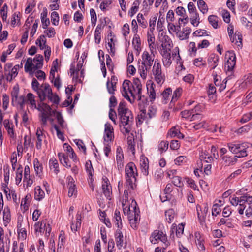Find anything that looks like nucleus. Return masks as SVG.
<instances>
[{
	"instance_id": "6e6d98bb",
	"label": "nucleus",
	"mask_w": 252,
	"mask_h": 252,
	"mask_svg": "<svg viewBox=\"0 0 252 252\" xmlns=\"http://www.w3.org/2000/svg\"><path fill=\"white\" fill-rule=\"evenodd\" d=\"M47 98L51 102L55 104H58L59 103L60 99L59 96L56 94H53L52 91Z\"/></svg>"
},
{
	"instance_id": "3c124183",
	"label": "nucleus",
	"mask_w": 252,
	"mask_h": 252,
	"mask_svg": "<svg viewBox=\"0 0 252 252\" xmlns=\"http://www.w3.org/2000/svg\"><path fill=\"white\" fill-rule=\"evenodd\" d=\"M184 228V225H183L182 223H181V224L178 225V226L177 227H176V228H175V227L172 228V233H173L174 231H175L176 236L178 237H180L183 233Z\"/></svg>"
},
{
	"instance_id": "473e14b6",
	"label": "nucleus",
	"mask_w": 252,
	"mask_h": 252,
	"mask_svg": "<svg viewBox=\"0 0 252 252\" xmlns=\"http://www.w3.org/2000/svg\"><path fill=\"white\" fill-rule=\"evenodd\" d=\"M189 20L193 26L195 27L198 26V25L200 23V18L199 14L197 12H196L195 13L190 14Z\"/></svg>"
},
{
	"instance_id": "2f4dec72",
	"label": "nucleus",
	"mask_w": 252,
	"mask_h": 252,
	"mask_svg": "<svg viewBox=\"0 0 252 252\" xmlns=\"http://www.w3.org/2000/svg\"><path fill=\"white\" fill-rule=\"evenodd\" d=\"M114 222L117 226L118 229H121L122 227V219L120 215V212L118 210H115L114 216Z\"/></svg>"
},
{
	"instance_id": "0e129e2a",
	"label": "nucleus",
	"mask_w": 252,
	"mask_h": 252,
	"mask_svg": "<svg viewBox=\"0 0 252 252\" xmlns=\"http://www.w3.org/2000/svg\"><path fill=\"white\" fill-rule=\"evenodd\" d=\"M51 19L52 24L54 25H58L59 24V16L57 12H53L51 15Z\"/></svg>"
},
{
	"instance_id": "5701e85b",
	"label": "nucleus",
	"mask_w": 252,
	"mask_h": 252,
	"mask_svg": "<svg viewBox=\"0 0 252 252\" xmlns=\"http://www.w3.org/2000/svg\"><path fill=\"white\" fill-rule=\"evenodd\" d=\"M83 242L84 251L90 252L92 248L91 239H90V233L87 234V236L82 238Z\"/></svg>"
},
{
	"instance_id": "e2e57ef3",
	"label": "nucleus",
	"mask_w": 252,
	"mask_h": 252,
	"mask_svg": "<svg viewBox=\"0 0 252 252\" xmlns=\"http://www.w3.org/2000/svg\"><path fill=\"white\" fill-rule=\"evenodd\" d=\"M225 224L228 227H231L232 224L229 219L221 218L220 222L218 223V226Z\"/></svg>"
},
{
	"instance_id": "bb28decb",
	"label": "nucleus",
	"mask_w": 252,
	"mask_h": 252,
	"mask_svg": "<svg viewBox=\"0 0 252 252\" xmlns=\"http://www.w3.org/2000/svg\"><path fill=\"white\" fill-rule=\"evenodd\" d=\"M115 76H112L111 78V82L109 80L107 82V88L108 92L111 94H114V92L116 90V83L115 81Z\"/></svg>"
},
{
	"instance_id": "338daca9",
	"label": "nucleus",
	"mask_w": 252,
	"mask_h": 252,
	"mask_svg": "<svg viewBox=\"0 0 252 252\" xmlns=\"http://www.w3.org/2000/svg\"><path fill=\"white\" fill-rule=\"evenodd\" d=\"M239 143H229L227 144L229 150L233 154L237 153Z\"/></svg>"
},
{
	"instance_id": "f257e3e1",
	"label": "nucleus",
	"mask_w": 252,
	"mask_h": 252,
	"mask_svg": "<svg viewBox=\"0 0 252 252\" xmlns=\"http://www.w3.org/2000/svg\"><path fill=\"white\" fill-rule=\"evenodd\" d=\"M138 176L137 168L133 162H129L125 167V179L128 189L134 190Z\"/></svg>"
},
{
	"instance_id": "c85d7f7f",
	"label": "nucleus",
	"mask_w": 252,
	"mask_h": 252,
	"mask_svg": "<svg viewBox=\"0 0 252 252\" xmlns=\"http://www.w3.org/2000/svg\"><path fill=\"white\" fill-rule=\"evenodd\" d=\"M61 163L65 167L70 168L71 165L68 163L69 159L64 153H59L58 154Z\"/></svg>"
},
{
	"instance_id": "58836bf2",
	"label": "nucleus",
	"mask_w": 252,
	"mask_h": 252,
	"mask_svg": "<svg viewBox=\"0 0 252 252\" xmlns=\"http://www.w3.org/2000/svg\"><path fill=\"white\" fill-rule=\"evenodd\" d=\"M197 6L200 11L203 14H205L208 12V6L203 0H198L197 1Z\"/></svg>"
},
{
	"instance_id": "ddd939ff",
	"label": "nucleus",
	"mask_w": 252,
	"mask_h": 252,
	"mask_svg": "<svg viewBox=\"0 0 252 252\" xmlns=\"http://www.w3.org/2000/svg\"><path fill=\"white\" fill-rule=\"evenodd\" d=\"M67 187L68 188V197H71L73 196L76 197L77 194V190L74 179L71 176H68L67 177Z\"/></svg>"
},
{
	"instance_id": "680f3d73",
	"label": "nucleus",
	"mask_w": 252,
	"mask_h": 252,
	"mask_svg": "<svg viewBox=\"0 0 252 252\" xmlns=\"http://www.w3.org/2000/svg\"><path fill=\"white\" fill-rule=\"evenodd\" d=\"M168 142L167 141H161L158 145V149L161 152L166 151L168 148Z\"/></svg>"
},
{
	"instance_id": "13d9d810",
	"label": "nucleus",
	"mask_w": 252,
	"mask_h": 252,
	"mask_svg": "<svg viewBox=\"0 0 252 252\" xmlns=\"http://www.w3.org/2000/svg\"><path fill=\"white\" fill-rule=\"evenodd\" d=\"M189 51L190 53L191 56H194L196 55L197 49L196 47L195 43L194 42H191L189 45Z\"/></svg>"
},
{
	"instance_id": "2eb2a0df",
	"label": "nucleus",
	"mask_w": 252,
	"mask_h": 252,
	"mask_svg": "<svg viewBox=\"0 0 252 252\" xmlns=\"http://www.w3.org/2000/svg\"><path fill=\"white\" fill-rule=\"evenodd\" d=\"M157 112V110L153 106H150L148 108V112L146 114V111L145 109H143L141 111V114L138 115L139 118V122H142V121L141 120L143 119L144 120L145 118L148 116L149 119H151L156 115Z\"/></svg>"
},
{
	"instance_id": "c756f323",
	"label": "nucleus",
	"mask_w": 252,
	"mask_h": 252,
	"mask_svg": "<svg viewBox=\"0 0 252 252\" xmlns=\"http://www.w3.org/2000/svg\"><path fill=\"white\" fill-rule=\"evenodd\" d=\"M117 246L120 249L123 246V235L120 229H118L115 233Z\"/></svg>"
},
{
	"instance_id": "0eeeda50",
	"label": "nucleus",
	"mask_w": 252,
	"mask_h": 252,
	"mask_svg": "<svg viewBox=\"0 0 252 252\" xmlns=\"http://www.w3.org/2000/svg\"><path fill=\"white\" fill-rule=\"evenodd\" d=\"M152 74L156 82L161 85L165 79V75L162 73L161 65L160 63L156 60L152 68Z\"/></svg>"
},
{
	"instance_id": "774afa93",
	"label": "nucleus",
	"mask_w": 252,
	"mask_h": 252,
	"mask_svg": "<svg viewBox=\"0 0 252 252\" xmlns=\"http://www.w3.org/2000/svg\"><path fill=\"white\" fill-rule=\"evenodd\" d=\"M185 179L186 180L187 183L189 184V185L191 189L195 190H198L197 186L196 185L193 179L189 178H186Z\"/></svg>"
},
{
	"instance_id": "20e7f679",
	"label": "nucleus",
	"mask_w": 252,
	"mask_h": 252,
	"mask_svg": "<svg viewBox=\"0 0 252 252\" xmlns=\"http://www.w3.org/2000/svg\"><path fill=\"white\" fill-rule=\"evenodd\" d=\"M43 57L42 55H36L32 60L31 58H28L25 64V71H31L33 69H40L43 66Z\"/></svg>"
},
{
	"instance_id": "4be33fe9",
	"label": "nucleus",
	"mask_w": 252,
	"mask_h": 252,
	"mask_svg": "<svg viewBox=\"0 0 252 252\" xmlns=\"http://www.w3.org/2000/svg\"><path fill=\"white\" fill-rule=\"evenodd\" d=\"M219 57L216 54H211L208 58V63L211 69H215L218 65Z\"/></svg>"
},
{
	"instance_id": "4c0bfd02",
	"label": "nucleus",
	"mask_w": 252,
	"mask_h": 252,
	"mask_svg": "<svg viewBox=\"0 0 252 252\" xmlns=\"http://www.w3.org/2000/svg\"><path fill=\"white\" fill-rule=\"evenodd\" d=\"M209 23L212 27L217 29L218 27L219 18L214 15H210L208 18Z\"/></svg>"
},
{
	"instance_id": "bf43d9fd",
	"label": "nucleus",
	"mask_w": 252,
	"mask_h": 252,
	"mask_svg": "<svg viewBox=\"0 0 252 252\" xmlns=\"http://www.w3.org/2000/svg\"><path fill=\"white\" fill-rule=\"evenodd\" d=\"M182 89L181 88H177L173 93L171 102L176 101L177 99L180 96Z\"/></svg>"
},
{
	"instance_id": "39448f33",
	"label": "nucleus",
	"mask_w": 252,
	"mask_h": 252,
	"mask_svg": "<svg viewBox=\"0 0 252 252\" xmlns=\"http://www.w3.org/2000/svg\"><path fill=\"white\" fill-rule=\"evenodd\" d=\"M230 201L231 205L234 206H237L239 205V207L237 209L240 215H243L244 213V210L245 207L244 203L246 202H252V196L248 195H243L240 197H235L231 199L230 198Z\"/></svg>"
},
{
	"instance_id": "a19ab883",
	"label": "nucleus",
	"mask_w": 252,
	"mask_h": 252,
	"mask_svg": "<svg viewBox=\"0 0 252 252\" xmlns=\"http://www.w3.org/2000/svg\"><path fill=\"white\" fill-rule=\"evenodd\" d=\"M129 111L130 110L126 107V103L125 102L121 101L119 103L118 108V114L119 116Z\"/></svg>"
},
{
	"instance_id": "ea45409f",
	"label": "nucleus",
	"mask_w": 252,
	"mask_h": 252,
	"mask_svg": "<svg viewBox=\"0 0 252 252\" xmlns=\"http://www.w3.org/2000/svg\"><path fill=\"white\" fill-rule=\"evenodd\" d=\"M166 220L169 223L173 222L175 217V212L173 209H171L165 212Z\"/></svg>"
},
{
	"instance_id": "f704fd0d",
	"label": "nucleus",
	"mask_w": 252,
	"mask_h": 252,
	"mask_svg": "<svg viewBox=\"0 0 252 252\" xmlns=\"http://www.w3.org/2000/svg\"><path fill=\"white\" fill-rule=\"evenodd\" d=\"M18 238L21 240H24L27 237V231L25 228L22 227V224H18Z\"/></svg>"
},
{
	"instance_id": "dca6fc26",
	"label": "nucleus",
	"mask_w": 252,
	"mask_h": 252,
	"mask_svg": "<svg viewBox=\"0 0 252 252\" xmlns=\"http://www.w3.org/2000/svg\"><path fill=\"white\" fill-rule=\"evenodd\" d=\"M114 137V129L111 124L107 123L105 125L104 139L105 141H111Z\"/></svg>"
},
{
	"instance_id": "8fccbe9b",
	"label": "nucleus",
	"mask_w": 252,
	"mask_h": 252,
	"mask_svg": "<svg viewBox=\"0 0 252 252\" xmlns=\"http://www.w3.org/2000/svg\"><path fill=\"white\" fill-rule=\"evenodd\" d=\"M245 207V215L247 217H252V202H246L244 203Z\"/></svg>"
},
{
	"instance_id": "a18cd8bd",
	"label": "nucleus",
	"mask_w": 252,
	"mask_h": 252,
	"mask_svg": "<svg viewBox=\"0 0 252 252\" xmlns=\"http://www.w3.org/2000/svg\"><path fill=\"white\" fill-rule=\"evenodd\" d=\"M162 246L156 248L155 252H164L166 249L170 245L167 239L165 241H161Z\"/></svg>"
},
{
	"instance_id": "a211bd4d",
	"label": "nucleus",
	"mask_w": 252,
	"mask_h": 252,
	"mask_svg": "<svg viewBox=\"0 0 252 252\" xmlns=\"http://www.w3.org/2000/svg\"><path fill=\"white\" fill-rule=\"evenodd\" d=\"M248 143H243L241 144L239 143L238 149H237V153H236V157L238 158L244 157L247 156L246 149L248 148Z\"/></svg>"
},
{
	"instance_id": "7c9ffc66",
	"label": "nucleus",
	"mask_w": 252,
	"mask_h": 252,
	"mask_svg": "<svg viewBox=\"0 0 252 252\" xmlns=\"http://www.w3.org/2000/svg\"><path fill=\"white\" fill-rule=\"evenodd\" d=\"M47 9L44 8L43 12L41 14V22L42 24V27L43 29H46L50 24V21L49 19L47 18Z\"/></svg>"
},
{
	"instance_id": "e433bc0d",
	"label": "nucleus",
	"mask_w": 252,
	"mask_h": 252,
	"mask_svg": "<svg viewBox=\"0 0 252 252\" xmlns=\"http://www.w3.org/2000/svg\"><path fill=\"white\" fill-rule=\"evenodd\" d=\"M56 114V119L59 125L62 128H65L66 127V125L65 124L64 120L62 114L59 112H54Z\"/></svg>"
},
{
	"instance_id": "f8f14e48",
	"label": "nucleus",
	"mask_w": 252,
	"mask_h": 252,
	"mask_svg": "<svg viewBox=\"0 0 252 252\" xmlns=\"http://www.w3.org/2000/svg\"><path fill=\"white\" fill-rule=\"evenodd\" d=\"M36 136L37 137L36 147L37 149L39 150L41 149L42 142H46L45 131L43 128L40 127L37 128Z\"/></svg>"
},
{
	"instance_id": "6ab92c4d",
	"label": "nucleus",
	"mask_w": 252,
	"mask_h": 252,
	"mask_svg": "<svg viewBox=\"0 0 252 252\" xmlns=\"http://www.w3.org/2000/svg\"><path fill=\"white\" fill-rule=\"evenodd\" d=\"M102 188L105 196L108 199L110 200L111 187L110 186L108 180L106 177L103 178Z\"/></svg>"
},
{
	"instance_id": "72a5a7b5",
	"label": "nucleus",
	"mask_w": 252,
	"mask_h": 252,
	"mask_svg": "<svg viewBox=\"0 0 252 252\" xmlns=\"http://www.w3.org/2000/svg\"><path fill=\"white\" fill-rule=\"evenodd\" d=\"M46 40L45 36L43 35H41L36 40V43L38 45L40 49H46V47H49V46L46 45Z\"/></svg>"
},
{
	"instance_id": "603ef678",
	"label": "nucleus",
	"mask_w": 252,
	"mask_h": 252,
	"mask_svg": "<svg viewBox=\"0 0 252 252\" xmlns=\"http://www.w3.org/2000/svg\"><path fill=\"white\" fill-rule=\"evenodd\" d=\"M234 38L235 42H234L235 44H237L238 46H240L242 44V36L239 32H236L235 34L232 35Z\"/></svg>"
},
{
	"instance_id": "b1692460",
	"label": "nucleus",
	"mask_w": 252,
	"mask_h": 252,
	"mask_svg": "<svg viewBox=\"0 0 252 252\" xmlns=\"http://www.w3.org/2000/svg\"><path fill=\"white\" fill-rule=\"evenodd\" d=\"M121 149L119 150V148L117 149V155H116V161L117 167L119 170L122 169L124 166L123 164V154L122 152L121 151Z\"/></svg>"
},
{
	"instance_id": "4d7b16f0",
	"label": "nucleus",
	"mask_w": 252,
	"mask_h": 252,
	"mask_svg": "<svg viewBox=\"0 0 252 252\" xmlns=\"http://www.w3.org/2000/svg\"><path fill=\"white\" fill-rule=\"evenodd\" d=\"M25 97L24 95H21L17 98V99L14 101V103L17 104L20 106V109H23L25 103Z\"/></svg>"
},
{
	"instance_id": "9d476101",
	"label": "nucleus",
	"mask_w": 252,
	"mask_h": 252,
	"mask_svg": "<svg viewBox=\"0 0 252 252\" xmlns=\"http://www.w3.org/2000/svg\"><path fill=\"white\" fill-rule=\"evenodd\" d=\"M226 58H228L225 63V68L227 71H231L236 64V56L233 52L228 51L226 54Z\"/></svg>"
},
{
	"instance_id": "393cba45",
	"label": "nucleus",
	"mask_w": 252,
	"mask_h": 252,
	"mask_svg": "<svg viewBox=\"0 0 252 252\" xmlns=\"http://www.w3.org/2000/svg\"><path fill=\"white\" fill-rule=\"evenodd\" d=\"M155 84L152 83L150 85H147V91L151 101L155 100L156 96V91L155 88Z\"/></svg>"
},
{
	"instance_id": "09e8293b",
	"label": "nucleus",
	"mask_w": 252,
	"mask_h": 252,
	"mask_svg": "<svg viewBox=\"0 0 252 252\" xmlns=\"http://www.w3.org/2000/svg\"><path fill=\"white\" fill-rule=\"evenodd\" d=\"M31 199L30 195L27 194L21 201V206H23L25 210L28 209L29 205Z\"/></svg>"
},
{
	"instance_id": "a878e982",
	"label": "nucleus",
	"mask_w": 252,
	"mask_h": 252,
	"mask_svg": "<svg viewBox=\"0 0 252 252\" xmlns=\"http://www.w3.org/2000/svg\"><path fill=\"white\" fill-rule=\"evenodd\" d=\"M132 43L134 49L137 52L136 54L138 55L139 54L140 51L141 50V42L140 37L137 34H134Z\"/></svg>"
},
{
	"instance_id": "4468645a",
	"label": "nucleus",
	"mask_w": 252,
	"mask_h": 252,
	"mask_svg": "<svg viewBox=\"0 0 252 252\" xmlns=\"http://www.w3.org/2000/svg\"><path fill=\"white\" fill-rule=\"evenodd\" d=\"M131 82L128 80H125L123 84L122 94L124 97L127 99L129 101H130V99L128 95V92H129L132 96H134V92H133V90L131 88Z\"/></svg>"
},
{
	"instance_id": "6e6552de",
	"label": "nucleus",
	"mask_w": 252,
	"mask_h": 252,
	"mask_svg": "<svg viewBox=\"0 0 252 252\" xmlns=\"http://www.w3.org/2000/svg\"><path fill=\"white\" fill-rule=\"evenodd\" d=\"M36 109L41 112V121L43 125H46L48 118L52 115L51 108L46 103H42L38 105Z\"/></svg>"
},
{
	"instance_id": "37998d69",
	"label": "nucleus",
	"mask_w": 252,
	"mask_h": 252,
	"mask_svg": "<svg viewBox=\"0 0 252 252\" xmlns=\"http://www.w3.org/2000/svg\"><path fill=\"white\" fill-rule=\"evenodd\" d=\"M33 165L36 174L39 175L41 174L42 172L43 167L37 158L33 160Z\"/></svg>"
},
{
	"instance_id": "423d86ee",
	"label": "nucleus",
	"mask_w": 252,
	"mask_h": 252,
	"mask_svg": "<svg viewBox=\"0 0 252 252\" xmlns=\"http://www.w3.org/2000/svg\"><path fill=\"white\" fill-rule=\"evenodd\" d=\"M131 207L134 209L130 212L129 217H128L129 223L131 227L135 229L137 228L139 221L140 219V211L138 208H137V203L135 201L132 200Z\"/></svg>"
},
{
	"instance_id": "1a4fd4ad",
	"label": "nucleus",
	"mask_w": 252,
	"mask_h": 252,
	"mask_svg": "<svg viewBox=\"0 0 252 252\" xmlns=\"http://www.w3.org/2000/svg\"><path fill=\"white\" fill-rule=\"evenodd\" d=\"M52 89L49 84L42 83L36 92L41 102L44 101L51 93Z\"/></svg>"
},
{
	"instance_id": "69168bd1",
	"label": "nucleus",
	"mask_w": 252,
	"mask_h": 252,
	"mask_svg": "<svg viewBox=\"0 0 252 252\" xmlns=\"http://www.w3.org/2000/svg\"><path fill=\"white\" fill-rule=\"evenodd\" d=\"M19 89H16L15 87L11 92V97H12V104L14 105V101L17 99L19 97Z\"/></svg>"
},
{
	"instance_id": "aec40b11",
	"label": "nucleus",
	"mask_w": 252,
	"mask_h": 252,
	"mask_svg": "<svg viewBox=\"0 0 252 252\" xmlns=\"http://www.w3.org/2000/svg\"><path fill=\"white\" fill-rule=\"evenodd\" d=\"M141 172L144 175L147 176L149 174V160L146 157H142L140 160Z\"/></svg>"
},
{
	"instance_id": "5fc2aeb1",
	"label": "nucleus",
	"mask_w": 252,
	"mask_h": 252,
	"mask_svg": "<svg viewBox=\"0 0 252 252\" xmlns=\"http://www.w3.org/2000/svg\"><path fill=\"white\" fill-rule=\"evenodd\" d=\"M162 57V62L163 65H164V66L166 67H169L172 63L170 54L165 55V56Z\"/></svg>"
},
{
	"instance_id": "f3484780",
	"label": "nucleus",
	"mask_w": 252,
	"mask_h": 252,
	"mask_svg": "<svg viewBox=\"0 0 252 252\" xmlns=\"http://www.w3.org/2000/svg\"><path fill=\"white\" fill-rule=\"evenodd\" d=\"M131 83V88H132L133 92L138 95V99L140 100L141 99L142 85L140 80L138 79H135Z\"/></svg>"
},
{
	"instance_id": "7ed1b4c3",
	"label": "nucleus",
	"mask_w": 252,
	"mask_h": 252,
	"mask_svg": "<svg viewBox=\"0 0 252 252\" xmlns=\"http://www.w3.org/2000/svg\"><path fill=\"white\" fill-rule=\"evenodd\" d=\"M120 116L121 131L124 134H128L131 130V126L133 124V117L131 111L126 112Z\"/></svg>"
},
{
	"instance_id": "cd10ccee",
	"label": "nucleus",
	"mask_w": 252,
	"mask_h": 252,
	"mask_svg": "<svg viewBox=\"0 0 252 252\" xmlns=\"http://www.w3.org/2000/svg\"><path fill=\"white\" fill-rule=\"evenodd\" d=\"M45 196V193L40 186H38L34 189V198L35 200L40 201L42 200Z\"/></svg>"
},
{
	"instance_id": "de8ad7c7",
	"label": "nucleus",
	"mask_w": 252,
	"mask_h": 252,
	"mask_svg": "<svg viewBox=\"0 0 252 252\" xmlns=\"http://www.w3.org/2000/svg\"><path fill=\"white\" fill-rule=\"evenodd\" d=\"M27 101L29 102L30 104L32 107H34L35 109H37L38 107H37L36 104V101L35 100V96L33 94L31 93H29L27 95Z\"/></svg>"
},
{
	"instance_id": "9b49d317",
	"label": "nucleus",
	"mask_w": 252,
	"mask_h": 252,
	"mask_svg": "<svg viewBox=\"0 0 252 252\" xmlns=\"http://www.w3.org/2000/svg\"><path fill=\"white\" fill-rule=\"evenodd\" d=\"M167 239L166 234H164L162 231L158 230H155L150 236V240L152 243L156 244L159 241H164Z\"/></svg>"
},
{
	"instance_id": "052dcab7",
	"label": "nucleus",
	"mask_w": 252,
	"mask_h": 252,
	"mask_svg": "<svg viewBox=\"0 0 252 252\" xmlns=\"http://www.w3.org/2000/svg\"><path fill=\"white\" fill-rule=\"evenodd\" d=\"M108 46L109 49H108L109 52L111 54V55H114L115 52V44L112 38L108 39Z\"/></svg>"
},
{
	"instance_id": "f03ea898",
	"label": "nucleus",
	"mask_w": 252,
	"mask_h": 252,
	"mask_svg": "<svg viewBox=\"0 0 252 252\" xmlns=\"http://www.w3.org/2000/svg\"><path fill=\"white\" fill-rule=\"evenodd\" d=\"M154 60V55L152 56L145 51L142 55V63L139 65L138 71L143 78H146L148 72L151 69Z\"/></svg>"
},
{
	"instance_id": "79ce46f5",
	"label": "nucleus",
	"mask_w": 252,
	"mask_h": 252,
	"mask_svg": "<svg viewBox=\"0 0 252 252\" xmlns=\"http://www.w3.org/2000/svg\"><path fill=\"white\" fill-rule=\"evenodd\" d=\"M169 177L172 178L173 184L179 188H181L184 186L183 182L181 181V178L178 176H174L172 177H170V173H168Z\"/></svg>"
},
{
	"instance_id": "c03bdc74",
	"label": "nucleus",
	"mask_w": 252,
	"mask_h": 252,
	"mask_svg": "<svg viewBox=\"0 0 252 252\" xmlns=\"http://www.w3.org/2000/svg\"><path fill=\"white\" fill-rule=\"evenodd\" d=\"M42 222L38 221L34 225V229L36 236L41 235L44 228L42 227Z\"/></svg>"
},
{
	"instance_id": "412c9836",
	"label": "nucleus",
	"mask_w": 252,
	"mask_h": 252,
	"mask_svg": "<svg viewBox=\"0 0 252 252\" xmlns=\"http://www.w3.org/2000/svg\"><path fill=\"white\" fill-rule=\"evenodd\" d=\"M2 210L3 224L5 226H7L11 221L10 209L8 206H6Z\"/></svg>"
},
{
	"instance_id": "c9c22d12",
	"label": "nucleus",
	"mask_w": 252,
	"mask_h": 252,
	"mask_svg": "<svg viewBox=\"0 0 252 252\" xmlns=\"http://www.w3.org/2000/svg\"><path fill=\"white\" fill-rule=\"evenodd\" d=\"M237 158H238L236 156L233 158L227 156L222 157V159L227 165H233L237 161Z\"/></svg>"
},
{
	"instance_id": "49530a36",
	"label": "nucleus",
	"mask_w": 252,
	"mask_h": 252,
	"mask_svg": "<svg viewBox=\"0 0 252 252\" xmlns=\"http://www.w3.org/2000/svg\"><path fill=\"white\" fill-rule=\"evenodd\" d=\"M49 166L51 169H54V172L56 174H57L59 172V164L55 158H51L50 159Z\"/></svg>"
},
{
	"instance_id": "864d4df0",
	"label": "nucleus",
	"mask_w": 252,
	"mask_h": 252,
	"mask_svg": "<svg viewBox=\"0 0 252 252\" xmlns=\"http://www.w3.org/2000/svg\"><path fill=\"white\" fill-rule=\"evenodd\" d=\"M137 21L142 28H145L147 27V23L146 20L144 19L143 15L139 13L137 16Z\"/></svg>"
}]
</instances>
